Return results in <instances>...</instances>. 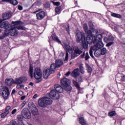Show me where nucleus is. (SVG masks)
<instances>
[{
    "label": "nucleus",
    "instance_id": "32",
    "mask_svg": "<svg viewBox=\"0 0 125 125\" xmlns=\"http://www.w3.org/2000/svg\"><path fill=\"white\" fill-rule=\"evenodd\" d=\"M31 111L33 115H34V116H36L39 114V111H38V108H37V107H35L34 109H32Z\"/></svg>",
    "mask_w": 125,
    "mask_h": 125
},
{
    "label": "nucleus",
    "instance_id": "53",
    "mask_svg": "<svg viewBox=\"0 0 125 125\" xmlns=\"http://www.w3.org/2000/svg\"><path fill=\"white\" fill-rule=\"evenodd\" d=\"M16 93V90L15 89H13L12 91L11 95H13V94H15Z\"/></svg>",
    "mask_w": 125,
    "mask_h": 125
},
{
    "label": "nucleus",
    "instance_id": "29",
    "mask_svg": "<svg viewBox=\"0 0 125 125\" xmlns=\"http://www.w3.org/2000/svg\"><path fill=\"white\" fill-rule=\"evenodd\" d=\"M94 55L96 57H100L101 56V50H95Z\"/></svg>",
    "mask_w": 125,
    "mask_h": 125
},
{
    "label": "nucleus",
    "instance_id": "26",
    "mask_svg": "<svg viewBox=\"0 0 125 125\" xmlns=\"http://www.w3.org/2000/svg\"><path fill=\"white\" fill-rule=\"evenodd\" d=\"M85 56V60L86 61H87L89 58H90V57H89V55H88V52H86L85 54V52H83V53L81 55L80 57L81 58H84Z\"/></svg>",
    "mask_w": 125,
    "mask_h": 125
},
{
    "label": "nucleus",
    "instance_id": "31",
    "mask_svg": "<svg viewBox=\"0 0 125 125\" xmlns=\"http://www.w3.org/2000/svg\"><path fill=\"white\" fill-rule=\"evenodd\" d=\"M111 16L112 17H115V18H122V15H120L119 14L111 13Z\"/></svg>",
    "mask_w": 125,
    "mask_h": 125
},
{
    "label": "nucleus",
    "instance_id": "64",
    "mask_svg": "<svg viewBox=\"0 0 125 125\" xmlns=\"http://www.w3.org/2000/svg\"><path fill=\"white\" fill-rule=\"evenodd\" d=\"M29 125H32V124H29Z\"/></svg>",
    "mask_w": 125,
    "mask_h": 125
},
{
    "label": "nucleus",
    "instance_id": "5",
    "mask_svg": "<svg viewBox=\"0 0 125 125\" xmlns=\"http://www.w3.org/2000/svg\"><path fill=\"white\" fill-rule=\"evenodd\" d=\"M95 43H96V44L93 46H91L89 50L90 56H91L92 58H94V56H93V50H101V48L104 46V44H103L102 42L99 41Z\"/></svg>",
    "mask_w": 125,
    "mask_h": 125
},
{
    "label": "nucleus",
    "instance_id": "35",
    "mask_svg": "<svg viewBox=\"0 0 125 125\" xmlns=\"http://www.w3.org/2000/svg\"><path fill=\"white\" fill-rule=\"evenodd\" d=\"M79 123L82 125H86V121H85L84 119H83V118H80Z\"/></svg>",
    "mask_w": 125,
    "mask_h": 125
},
{
    "label": "nucleus",
    "instance_id": "33",
    "mask_svg": "<svg viewBox=\"0 0 125 125\" xmlns=\"http://www.w3.org/2000/svg\"><path fill=\"white\" fill-rule=\"evenodd\" d=\"M9 3L13 5H17L18 4V1L17 0H9Z\"/></svg>",
    "mask_w": 125,
    "mask_h": 125
},
{
    "label": "nucleus",
    "instance_id": "14",
    "mask_svg": "<svg viewBox=\"0 0 125 125\" xmlns=\"http://www.w3.org/2000/svg\"><path fill=\"white\" fill-rule=\"evenodd\" d=\"M25 82H27V78L26 77L17 78L15 79V83L16 84H21V83H25Z\"/></svg>",
    "mask_w": 125,
    "mask_h": 125
},
{
    "label": "nucleus",
    "instance_id": "23",
    "mask_svg": "<svg viewBox=\"0 0 125 125\" xmlns=\"http://www.w3.org/2000/svg\"><path fill=\"white\" fill-rule=\"evenodd\" d=\"M115 39L112 36L109 35L108 36V38H107V37H104V42H106V43H108V42H113Z\"/></svg>",
    "mask_w": 125,
    "mask_h": 125
},
{
    "label": "nucleus",
    "instance_id": "1",
    "mask_svg": "<svg viewBox=\"0 0 125 125\" xmlns=\"http://www.w3.org/2000/svg\"><path fill=\"white\" fill-rule=\"evenodd\" d=\"M24 23L21 21H16L13 25H10L8 21L0 22V27L4 28L5 27L6 31L8 32H17V30H25V27L22 26Z\"/></svg>",
    "mask_w": 125,
    "mask_h": 125
},
{
    "label": "nucleus",
    "instance_id": "6",
    "mask_svg": "<svg viewBox=\"0 0 125 125\" xmlns=\"http://www.w3.org/2000/svg\"><path fill=\"white\" fill-rule=\"evenodd\" d=\"M0 93L5 100L8 98V96L10 94L8 87L3 86H0Z\"/></svg>",
    "mask_w": 125,
    "mask_h": 125
},
{
    "label": "nucleus",
    "instance_id": "44",
    "mask_svg": "<svg viewBox=\"0 0 125 125\" xmlns=\"http://www.w3.org/2000/svg\"><path fill=\"white\" fill-rule=\"evenodd\" d=\"M112 44H114V42H108L106 44V46H107V47L111 46V45H112Z\"/></svg>",
    "mask_w": 125,
    "mask_h": 125
},
{
    "label": "nucleus",
    "instance_id": "13",
    "mask_svg": "<svg viewBox=\"0 0 125 125\" xmlns=\"http://www.w3.org/2000/svg\"><path fill=\"white\" fill-rule=\"evenodd\" d=\"M63 65V61H62L61 60H57L56 61L55 63H52L51 64V68L54 69V70L55 71L57 68H59L61 67V66H62Z\"/></svg>",
    "mask_w": 125,
    "mask_h": 125
},
{
    "label": "nucleus",
    "instance_id": "24",
    "mask_svg": "<svg viewBox=\"0 0 125 125\" xmlns=\"http://www.w3.org/2000/svg\"><path fill=\"white\" fill-rule=\"evenodd\" d=\"M85 65L88 74H89V75H91L92 71H93V70L92 69V67L90 66V65H89V64L86 62L85 63Z\"/></svg>",
    "mask_w": 125,
    "mask_h": 125
},
{
    "label": "nucleus",
    "instance_id": "56",
    "mask_svg": "<svg viewBox=\"0 0 125 125\" xmlns=\"http://www.w3.org/2000/svg\"><path fill=\"white\" fill-rule=\"evenodd\" d=\"M70 74H71V72L70 71L67 72L65 74V75L68 77V76L70 75Z\"/></svg>",
    "mask_w": 125,
    "mask_h": 125
},
{
    "label": "nucleus",
    "instance_id": "58",
    "mask_svg": "<svg viewBox=\"0 0 125 125\" xmlns=\"http://www.w3.org/2000/svg\"><path fill=\"white\" fill-rule=\"evenodd\" d=\"M37 97H38V94H35L34 96H33V98L34 99H36V98H37Z\"/></svg>",
    "mask_w": 125,
    "mask_h": 125
},
{
    "label": "nucleus",
    "instance_id": "61",
    "mask_svg": "<svg viewBox=\"0 0 125 125\" xmlns=\"http://www.w3.org/2000/svg\"><path fill=\"white\" fill-rule=\"evenodd\" d=\"M19 125H25V124L23 123H21Z\"/></svg>",
    "mask_w": 125,
    "mask_h": 125
},
{
    "label": "nucleus",
    "instance_id": "40",
    "mask_svg": "<svg viewBox=\"0 0 125 125\" xmlns=\"http://www.w3.org/2000/svg\"><path fill=\"white\" fill-rule=\"evenodd\" d=\"M83 28L85 32H88V26H87V24L86 23H84L83 25Z\"/></svg>",
    "mask_w": 125,
    "mask_h": 125
},
{
    "label": "nucleus",
    "instance_id": "37",
    "mask_svg": "<svg viewBox=\"0 0 125 125\" xmlns=\"http://www.w3.org/2000/svg\"><path fill=\"white\" fill-rule=\"evenodd\" d=\"M106 52H107L106 48H103L102 49H101V53L102 55H105Z\"/></svg>",
    "mask_w": 125,
    "mask_h": 125
},
{
    "label": "nucleus",
    "instance_id": "28",
    "mask_svg": "<svg viewBox=\"0 0 125 125\" xmlns=\"http://www.w3.org/2000/svg\"><path fill=\"white\" fill-rule=\"evenodd\" d=\"M63 88L66 91H71L72 90V87H71L70 84H67L63 86Z\"/></svg>",
    "mask_w": 125,
    "mask_h": 125
},
{
    "label": "nucleus",
    "instance_id": "54",
    "mask_svg": "<svg viewBox=\"0 0 125 125\" xmlns=\"http://www.w3.org/2000/svg\"><path fill=\"white\" fill-rule=\"evenodd\" d=\"M65 29H66V31H67V32H69V31L70 30L69 25H67V26L65 28Z\"/></svg>",
    "mask_w": 125,
    "mask_h": 125
},
{
    "label": "nucleus",
    "instance_id": "21",
    "mask_svg": "<svg viewBox=\"0 0 125 125\" xmlns=\"http://www.w3.org/2000/svg\"><path fill=\"white\" fill-rule=\"evenodd\" d=\"M102 35L98 34L96 36L94 37V42L96 43L97 42H102Z\"/></svg>",
    "mask_w": 125,
    "mask_h": 125
},
{
    "label": "nucleus",
    "instance_id": "55",
    "mask_svg": "<svg viewBox=\"0 0 125 125\" xmlns=\"http://www.w3.org/2000/svg\"><path fill=\"white\" fill-rule=\"evenodd\" d=\"M29 85H30V86L33 87L34 86V83L33 82H30L29 83Z\"/></svg>",
    "mask_w": 125,
    "mask_h": 125
},
{
    "label": "nucleus",
    "instance_id": "18",
    "mask_svg": "<svg viewBox=\"0 0 125 125\" xmlns=\"http://www.w3.org/2000/svg\"><path fill=\"white\" fill-rule=\"evenodd\" d=\"M54 88L58 93H63V91H64L62 86L59 84L55 85Z\"/></svg>",
    "mask_w": 125,
    "mask_h": 125
},
{
    "label": "nucleus",
    "instance_id": "62",
    "mask_svg": "<svg viewBox=\"0 0 125 125\" xmlns=\"http://www.w3.org/2000/svg\"><path fill=\"white\" fill-rule=\"evenodd\" d=\"M75 3L76 5H77V4H78V2L76 1H75Z\"/></svg>",
    "mask_w": 125,
    "mask_h": 125
},
{
    "label": "nucleus",
    "instance_id": "16",
    "mask_svg": "<svg viewBox=\"0 0 125 125\" xmlns=\"http://www.w3.org/2000/svg\"><path fill=\"white\" fill-rule=\"evenodd\" d=\"M86 41L88 44H92V43H96L95 42H94V37L91 36V35H88L87 36Z\"/></svg>",
    "mask_w": 125,
    "mask_h": 125
},
{
    "label": "nucleus",
    "instance_id": "4",
    "mask_svg": "<svg viewBox=\"0 0 125 125\" xmlns=\"http://www.w3.org/2000/svg\"><path fill=\"white\" fill-rule=\"evenodd\" d=\"M38 104L40 107L45 108L47 105H51L52 104V100L48 97H43L39 99Z\"/></svg>",
    "mask_w": 125,
    "mask_h": 125
},
{
    "label": "nucleus",
    "instance_id": "36",
    "mask_svg": "<svg viewBox=\"0 0 125 125\" xmlns=\"http://www.w3.org/2000/svg\"><path fill=\"white\" fill-rule=\"evenodd\" d=\"M56 13H57V14H60L61 12V7H57L55 9Z\"/></svg>",
    "mask_w": 125,
    "mask_h": 125
},
{
    "label": "nucleus",
    "instance_id": "9",
    "mask_svg": "<svg viewBox=\"0 0 125 125\" xmlns=\"http://www.w3.org/2000/svg\"><path fill=\"white\" fill-rule=\"evenodd\" d=\"M64 48L66 50L64 61H68L69 58V53H68V52L72 53L73 51H74V48L73 47H70L69 45H65Z\"/></svg>",
    "mask_w": 125,
    "mask_h": 125
},
{
    "label": "nucleus",
    "instance_id": "49",
    "mask_svg": "<svg viewBox=\"0 0 125 125\" xmlns=\"http://www.w3.org/2000/svg\"><path fill=\"white\" fill-rule=\"evenodd\" d=\"M11 107H10V106H7V107L5 109V111L6 112H9V110H10Z\"/></svg>",
    "mask_w": 125,
    "mask_h": 125
},
{
    "label": "nucleus",
    "instance_id": "10",
    "mask_svg": "<svg viewBox=\"0 0 125 125\" xmlns=\"http://www.w3.org/2000/svg\"><path fill=\"white\" fill-rule=\"evenodd\" d=\"M2 36H0V40H3L5 37H7V36H11L12 37H16L18 35V32H3L2 33Z\"/></svg>",
    "mask_w": 125,
    "mask_h": 125
},
{
    "label": "nucleus",
    "instance_id": "27",
    "mask_svg": "<svg viewBox=\"0 0 125 125\" xmlns=\"http://www.w3.org/2000/svg\"><path fill=\"white\" fill-rule=\"evenodd\" d=\"M79 72L80 73H81V74H82V75H84V67H83V64H81L79 65Z\"/></svg>",
    "mask_w": 125,
    "mask_h": 125
},
{
    "label": "nucleus",
    "instance_id": "3",
    "mask_svg": "<svg viewBox=\"0 0 125 125\" xmlns=\"http://www.w3.org/2000/svg\"><path fill=\"white\" fill-rule=\"evenodd\" d=\"M77 42H82L83 48L87 49L88 47V44L85 41V37L83 32H78L76 33Z\"/></svg>",
    "mask_w": 125,
    "mask_h": 125
},
{
    "label": "nucleus",
    "instance_id": "47",
    "mask_svg": "<svg viewBox=\"0 0 125 125\" xmlns=\"http://www.w3.org/2000/svg\"><path fill=\"white\" fill-rule=\"evenodd\" d=\"M121 81H122V82H125V75H122L121 76Z\"/></svg>",
    "mask_w": 125,
    "mask_h": 125
},
{
    "label": "nucleus",
    "instance_id": "15",
    "mask_svg": "<svg viewBox=\"0 0 125 125\" xmlns=\"http://www.w3.org/2000/svg\"><path fill=\"white\" fill-rule=\"evenodd\" d=\"M13 83H15V81L12 78H8L5 80V84L8 86H11Z\"/></svg>",
    "mask_w": 125,
    "mask_h": 125
},
{
    "label": "nucleus",
    "instance_id": "45",
    "mask_svg": "<svg viewBox=\"0 0 125 125\" xmlns=\"http://www.w3.org/2000/svg\"><path fill=\"white\" fill-rule=\"evenodd\" d=\"M52 2L53 3V4H54V5H57V6L60 5V2L59 1L54 2L53 1H52Z\"/></svg>",
    "mask_w": 125,
    "mask_h": 125
},
{
    "label": "nucleus",
    "instance_id": "17",
    "mask_svg": "<svg viewBox=\"0 0 125 125\" xmlns=\"http://www.w3.org/2000/svg\"><path fill=\"white\" fill-rule=\"evenodd\" d=\"M36 16L38 20H42V19L44 18V17L45 16V12H44V11L40 12L36 14Z\"/></svg>",
    "mask_w": 125,
    "mask_h": 125
},
{
    "label": "nucleus",
    "instance_id": "25",
    "mask_svg": "<svg viewBox=\"0 0 125 125\" xmlns=\"http://www.w3.org/2000/svg\"><path fill=\"white\" fill-rule=\"evenodd\" d=\"M11 13H4L2 15V18L3 20H7V19H9L11 17Z\"/></svg>",
    "mask_w": 125,
    "mask_h": 125
},
{
    "label": "nucleus",
    "instance_id": "57",
    "mask_svg": "<svg viewBox=\"0 0 125 125\" xmlns=\"http://www.w3.org/2000/svg\"><path fill=\"white\" fill-rule=\"evenodd\" d=\"M2 2H9V0H2Z\"/></svg>",
    "mask_w": 125,
    "mask_h": 125
},
{
    "label": "nucleus",
    "instance_id": "63",
    "mask_svg": "<svg viewBox=\"0 0 125 125\" xmlns=\"http://www.w3.org/2000/svg\"><path fill=\"white\" fill-rule=\"evenodd\" d=\"M49 7V5H48V7Z\"/></svg>",
    "mask_w": 125,
    "mask_h": 125
},
{
    "label": "nucleus",
    "instance_id": "22",
    "mask_svg": "<svg viewBox=\"0 0 125 125\" xmlns=\"http://www.w3.org/2000/svg\"><path fill=\"white\" fill-rule=\"evenodd\" d=\"M71 76L73 78H78L80 76V73H79V68H76L73 70L71 73Z\"/></svg>",
    "mask_w": 125,
    "mask_h": 125
},
{
    "label": "nucleus",
    "instance_id": "60",
    "mask_svg": "<svg viewBox=\"0 0 125 125\" xmlns=\"http://www.w3.org/2000/svg\"><path fill=\"white\" fill-rule=\"evenodd\" d=\"M25 96H22V97H21V100H24V99H25Z\"/></svg>",
    "mask_w": 125,
    "mask_h": 125
},
{
    "label": "nucleus",
    "instance_id": "46",
    "mask_svg": "<svg viewBox=\"0 0 125 125\" xmlns=\"http://www.w3.org/2000/svg\"><path fill=\"white\" fill-rule=\"evenodd\" d=\"M41 4H42V2H41L39 1H37L33 5H37V6H40V5H41Z\"/></svg>",
    "mask_w": 125,
    "mask_h": 125
},
{
    "label": "nucleus",
    "instance_id": "59",
    "mask_svg": "<svg viewBox=\"0 0 125 125\" xmlns=\"http://www.w3.org/2000/svg\"><path fill=\"white\" fill-rule=\"evenodd\" d=\"M19 95H22V94H23V91H20L19 92Z\"/></svg>",
    "mask_w": 125,
    "mask_h": 125
},
{
    "label": "nucleus",
    "instance_id": "52",
    "mask_svg": "<svg viewBox=\"0 0 125 125\" xmlns=\"http://www.w3.org/2000/svg\"><path fill=\"white\" fill-rule=\"evenodd\" d=\"M77 81H78V82H82V77L78 76L77 78Z\"/></svg>",
    "mask_w": 125,
    "mask_h": 125
},
{
    "label": "nucleus",
    "instance_id": "39",
    "mask_svg": "<svg viewBox=\"0 0 125 125\" xmlns=\"http://www.w3.org/2000/svg\"><path fill=\"white\" fill-rule=\"evenodd\" d=\"M73 84L77 87V88H80V84H79V83L77 82L76 81L73 80Z\"/></svg>",
    "mask_w": 125,
    "mask_h": 125
},
{
    "label": "nucleus",
    "instance_id": "2",
    "mask_svg": "<svg viewBox=\"0 0 125 125\" xmlns=\"http://www.w3.org/2000/svg\"><path fill=\"white\" fill-rule=\"evenodd\" d=\"M28 74L31 78H33L34 77L36 80H41L42 77V73L40 68H35L34 72L33 67L30 66Z\"/></svg>",
    "mask_w": 125,
    "mask_h": 125
},
{
    "label": "nucleus",
    "instance_id": "38",
    "mask_svg": "<svg viewBox=\"0 0 125 125\" xmlns=\"http://www.w3.org/2000/svg\"><path fill=\"white\" fill-rule=\"evenodd\" d=\"M8 114H9V111H5V112L1 113L0 115L1 118H5V117H6Z\"/></svg>",
    "mask_w": 125,
    "mask_h": 125
},
{
    "label": "nucleus",
    "instance_id": "50",
    "mask_svg": "<svg viewBox=\"0 0 125 125\" xmlns=\"http://www.w3.org/2000/svg\"><path fill=\"white\" fill-rule=\"evenodd\" d=\"M16 112H17V109H14V110H12V111L11 112L12 115H14V114H15V113H16Z\"/></svg>",
    "mask_w": 125,
    "mask_h": 125
},
{
    "label": "nucleus",
    "instance_id": "48",
    "mask_svg": "<svg viewBox=\"0 0 125 125\" xmlns=\"http://www.w3.org/2000/svg\"><path fill=\"white\" fill-rule=\"evenodd\" d=\"M25 105H26V101L23 102V103L21 104V108H23Z\"/></svg>",
    "mask_w": 125,
    "mask_h": 125
},
{
    "label": "nucleus",
    "instance_id": "30",
    "mask_svg": "<svg viewBox=\"0 0 125 125\" xmlns=\"http://www.w3.org/2000/svg\"><path fill=\"white\" fill-rule=\"evenodd\" d=\"M28 107H29V109L31 110H33V109H34L35 108H36V106L35 105V104L33 103V102H29L28 103Z\"/></svg>",
    "mask_w": 125,
    "mask_h": 125
},
{
    "label": "nucleus",
    "instance_id": "51",
    "mask_svg": "<svg viewBox=\"0 0 125 125\" xmlns=\"http://www.w3.org/2000/svg\"><path fill=\"white\" fill-rule=\"evenodd\" d=\"M18 8L19 10H22L23 7H22V6H21V5H19L18 7Z\"/></svg>",
    "mask_w": 125,
    "mask_h": 125
},
{
    "label": "nucleus",
    "instance_id": "42",
    "mask_svg": "<svg viewBox=\"0 0 125 125\" xmlns=\"http://www.w3.org/2000/svg\"><path fill=\"white\" fill-rule=\"evenodd\" d=\"M24 85L21 84L20 85V84H18L16 86V88L19 89V88H23L24 87Z\"/></svg>",
    "mask_w": 125,
    "mask_h": 125
},
{
    "label": "nucleus",
    "instance_id": "41",
    "mask_svg": "<svg viewBox=\"0 0 125 125\" xmlns=\"http://www.w3.org/2000/svg\"><path fill=\"white\" fill-rule=\"evenodd\" d=\"M17 118L18 120L20 122H22V121H23V119H24V117H23V115L21 116L20 115H18Z\"/></svg>",
    "mask_w": 125,
    "mask_h": 125
},
{
    "label": "nucleus",
    "instance_id": "12",
    "mask_svg": "<svg viewBox=\"0 0 125 125\" xmlns=\"http://www.w3.org/2000/svg\"><path fill=\"white\" fill-rule=\"evenodd\" d=\"M49 96L52 99H59L60 95L55 90H52L49 94Z\"/></svg>",
    "mask_w": 125,
    "mask_h": 125
},
{
    "label": "nucleus",
    "instance_id": "43",
    "mask_svg": "<svg viewBox=\"0 0 125 125\" xmlns=\"http://www.w3.org/2000/svg\"><path fill=\"white\" fill-rule=\"evenodd\" d=\"M110 117H113L114 116H116V112L115 111H112L109 113Z\"/></svg>",
    "mask_w": 125,
    "mask_h": 125
},
{
    "label": "nucleus",
    "instance_id": "19",
    "mask_svg": "<svg viewBox=\"0 0 125 125\" xmlns=\"http://www.w3.org/2000/svg\"><path fill=\"white\" fill-rule=\"evenodd\" d=\"M61 83L62 86H64L68 84L71 83V81H70L69 79L66 78H64L61 81Z\"/></svg>",
    "mask_w": 125,
    "mask_h": 125
},
{
    "label": "nucleus",
    "instance_id": "20",
    "mask_svg": "<svg viewBox=\"0 0 125 125\" xmlns=\"http://www.w3.org/2000/svg\"><path fill=\"white\" fill-rule=\"evenodd\" d=\"M51 37H52L53 41H54V42H58V43H60V44H62V42H61V41H60L59 38H58V37H57V36H56V34H52L51 36Z\"/></svg>",
    "mask_w": 125,
    "mask_h": 125
},
{
    "label": "nucleus",
    "instance_id": "7",
    "mask_svg": "<svg viewBox=\"0 0 125 125\" xmlns=\"http://www.w3.org/2000/svg\"><path fill=\"white\" fill-rule=\"evenodd\" d=\"M54 72H55V70H54V69L51 67V65H50V68H47L43 70L42 74L43 79L46 80V79H48V77L50 76V74H53Z\"/></svg>",
    "mask_w": 125,
    "mask_h": 125
},
{
    "label": "nucleus",
    "instance_id": "8",
    "mask_svg": "<svg viewBox=\"0 0 125 125\" xmlns=\"http://www.w3.org/2000/svg\"><path fill=\"white\" fill-rule=\"evenodd\" d=\"M21 115L24 119H31L32 114L28 108H24L21 111Z\"/></svg>",
    "mask_w": 125,
    "mask_h": 125
},
{
    "label": "nucleus",
    "instance_id": "34",
    "mask_svg": "<svg viewBox=\"0 0 125 125\" xmlns=\"http://www.w3.org/2000/svg\"><path fill=\"white\" fill-rule=\"evenodd\" d=\"M89 26L90 27V32H92V31H94V26L93 25V24L92 23V21H89L88 22Z\"/></svg>",
    "mask_w": 125,
    "mask_h": 125
},
{
    "label": "nucleus",
    "instance_id": "11",
    "mask_svg": "<svg viewBox=\"0 0 125 125\" xmlns=\"http://www.w3.org/2000/svg\"><path fill=\"white\" fill-rule=\"evenodd\" d=\"M74 49V52L71 54V59H75L76 57H78V56H79V55L83 53V51L80 50L78 47H75Z\"/></svg>",
    "mask_w": 125,
    "mask_h": 125
}]
</instances>
